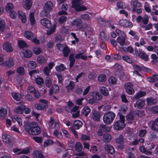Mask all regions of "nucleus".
<instances>
[{
  "label": "nucleus",
  "mask_w": 158,
  "mask_h": 158,
  "mask_svg": "<svg viewBox=\"0 0 158 158\" xmlns=\"http://www.w3.org/2000/svg\"><path fill=\"white\" fill-rule=\"evenodd\" d=\"M83 146L80 142H77L75 146V149L77 151L80 152L82 150Z\"/></svg>",
  "instance_id": "nucleus-39"
},
{
  "label": "nucleus",
  "mask_w": 158,
  "mask_h": 158,
  "mask_svg": "<svg viewBox=\"0 0 158 158\" xmlns=\"http://www.w3.org/2000/svg\"><path fill=\"white\" fill-rule=\"evenodd\" d=\"M2 141L6 143H9L10 142L11 139V137L10 135L6 134H4L2 135Z\"/></svg>",
  "instance_id": "nucleus-24"
},
{
  "label": "nucleus",
  "mask_w": 158,
  "mask_h": 158,
  "mask_svg": "<svg viewBox=\"0 0 158 158\" xmlns=\"http://www.w3.org/2000/svg\"><path fill=\"white\" fill-rule=\"evenodd\" d=\"M151 129L154 131H158V124L155 121H151L150 122Z\"/></svg>",
  "instance_id": "nucleus-26"
},
{
  "label": "nucleus",
  "mask_w": 158,
  "mask_h": 158,
  "mask_svg": "<svg viewBox=\"0 0 158 158\" xmlns=\"http://www.w3.org/2000/svg\"><path fill=\"white\" fill-rule=\"evenodd\" d=\"M70 52V51L67 47L65 46L64 48L63 49V53L64 57H67Z\"/></svg>",
  "instance_id": "nucleus-49"
},
{
  "label": "nucleus",
  "mask_w": 158,
  "mask_h": 158,
  "mask_svg": "<svg viewBox=\"0 0 158 158\" xmlns=\"http://www.w3.org/2000/svg\"><path fill=\"white\" fill-rule=\"evenodd\" d=\"M32 3L31 0H23V7L27 10H30Z\"/></svg>",
  "instance_id": "nucleus-17"
},
{
  "label": "nucleus",
  "mask_w": 158,
  "mask_h": 158,
  "mask_svg": "<svg viewBox=\"0 0 158 158\" xmlns=\"http://www.w3.org/2000/svg\"><path fill=\"white\" fill-rule=\"evenodd\" d=\"M82 21L81 19L77 18L73 20V25L76 27L78 29H81L82 27Z\"/></svg>",
  "instance_id": "nucleus-11"
},
{
  "label": "nucleus",
  "mask_w": 158,
  "mask_h": 158,
  "mask_svg": "<svg viewBox=\"0 0 158 158\" xmlns=\"http://www.w3.org/2000/svg\"><path fill=\"white\" fill-rule=\"evenodd\" d=\"M147 101L149 105H154L157 102L156 99L151 98H148L147 99Z\"/></svg>",
  "instance_id": "nucleus-41"
},
{
  "label": "nucleus",
  "mask_w": 158,
  "mask_h": 158,
  "mask_svg": "<svg viewBox=\"0 0 158 158\" xmlns=\"http://www.w3.org/2000/svg\"><path fill=\"white\" fill-rule=\"evenodd\" d=\"M99 129L104 132H109L110 130V128L106 125H100L99 126Z\"/></svg>",
  "instance_id": "nucleus-33"
},
{
  "label": "nucleus",
  "mask_w": 158,
  "mask_h": 158,
  "mask_svg": "<svg viewBox=\"0 0 158 158\" xmlns=\"http://www.w3.org/2000/svg\"><path fill=\"white\" fill-rule=\"evenodd\" d=\"M104 148L106 151L110 154H113L115 152V150L113 147L110 144L105 145Z\"/></svg>",
  "instance_id": "nucleus-19"
},
{
  "label": "nucleus",
  "mask_w": 158,
  "mask_h": 158,
  "mask_svg": "<svg viewBox=\"0 0 158 158\" xmlns=\"http://www.w3.org/2000/svg\"><path fill=\"white\" fill-rule=\"evenodd\" d=\"M35 154L36 158H45L43 155L39 151L35 152Z\"/></svg>",
  "instance_id": "nucleus-60"
},
{
  "label": "nucleus",
  "mask_w": 158,
  "mask_h": 158,
  "mask_svg": "<svg viewBox=\"0 0 158 158\" xmlns=\"http://www.w3.org/2000/svg\"><path fill=\"white\" fill-rule=\"evenodd\" d=\"M134 55L136 56L139 57L145 61H148L149 60L148 56L145 53L143 52L142 51L139 50V51L135 50Z\"/></svg>",
  "instance_id": "nucleus-8"
},
{
  "label": "nucleus",
  "mask_w": 158,
  "mask_h": 158,
  "mask_svg": "<svg viewBox=\"0 0 158 158\" xmlns=\"http://www.w3.org/2000/svg\"><path fill=\"white\" fill-rule=\"evenodd\" d=\"M59 125L58 123H55L54 128L56 129L53 132V134L57 138L60 139L62 138V135L61 133L58 132L57 131L59 129Z\"/></svg>",
  "instance_id": "nucleus-16"
},
{
  "label": "nucleus",
  "mask_w": 158,
  "mask_h": 158,
  "mask_svg": "<svg viewBox=\"0 0 158 158\" xmlns=\"http://www.w3.org/2000/svg\"><path fill=\"white\" fill-rule=\"evenodd\" d=\"M119 24L120 25L127 27H130L133 26L132 23L127 19L120 20Z\"/></svg>",
  "instance_id": "nucleus-15"
},
{
  "label": "nucleus",
  "mask_w": 158,
  "mask_h": 158,
  "mask_svg": "<svg viewBox=\"0 0 158 158\" xmlns=\"http://www.w3.org/2000/svg\"><path fill=\"white\" fill-rule=\"evenodd\" d=\"M146 94L145 92L140 91L135 95L134 96L133 98L136 100H138L139 98L145 96Z\"/></svg>",
  "instance_id": "nucleus-25"
},
{
  "label": "nucleus",
  "mask_w": 158,
  "mask_h": 158,
  "mask_svg": "<svg viewBox=\"0 0 158 158\" xmlns=\"http://www.w3.org/2000/svg\"><path fill=\"white\" fill-rule=\"evenodd\" d=\"M101 114L99 112L94 110L92 111L91 114V118L94 120L99 121Z\"/></svg>",
  "instance_id": "nucleus-10"
},
{
  "label": "nucleus",
  "mask_w": 158,
  "mask_h": 158,
  "mask_svg": "<svg viewBox=\"0 0 158 158\" xmlns=\"http://www.w3.org/2000/svg\"><path fill=\"white\" fill-rule=\"evenodd\" d=\"M39 102L40 103H36L34 105L35 109L38 110H42L48 107V102L47 101L43 99H40Z\"/></svg>",
  "instance_id": "nucleus-7"
},
{
  "label": "nucleus",
  "mask_w": 158,
  "mask_h": 158,
  "mask_svg": "<svg viewBox=\"0 0 158 158\" xmlns=\"http://www.w3.org/2000/svg\"><path fill=\"white\" fill-rule=\"evenodd\" d=\"M32 55V53L31 51L29 50H26L24 53V55L25 57L27 58H30L31 57Z\"/></svg>",
  "instance_id": "nucleus-57"
},
{
  "label": "nucleus",
  "mask_w": 158,
  "mask_h": 158,
  "mask_svg": "<svg viewBox=\"0 0 158 158\" xmlns=\"http://www.w3.org/2000/svg\"><path fill=\"white\" fill-rule=\"evenodd\" d=\"M3 49L5 50L7 52H11L13 51V48L11 44L7 41H6L3 45Z\"/></svg>",
  "instance_id": "nucleus-14"
},
{
  "label": "nucleus",
  "mask_w": 158,
  "mask_h": 158,
  "mask_svg": "<svg viewBox=\"0 0 158 158\" xmlns=\"http://www.w3.org/2000/svg\"><path fill=\"white\" fill-rule=\"evenodd\" d=\"M115 116V114L114 112L109 111L104 115L103 117V121L106 124H110L113 121Z\"/></svg>",
  "instance_id": "nucleus-6"
},
{
  "label": "nucleus",
  "mask_w": 158,
  "mask_h": 158,
  "mask_svg": "<svg viewBox=\"0 0 158 158\" xmlns=\"http://www.w3.org/2000/svg\"><path fill=\"white\" fill-rule=\"evenodd\" d=\"M24 36L27 39L31 40L34 37V34L31 31H26L24 33Z\"/></svg>",
  "instance_id": "nucleus-23"
},
{
  "label": "nucleus",
  "mask_w": 158,
  "mask_h": 158,
  "mask_svg": "<svg viewBox=\"0 0 158 158\" xmlns=\"http://www.w3.org/2000/svg\"><path fill=\"white\" fill-rule=\"evenodd\" d=\"M53 7V3L51 1H48L44 4V10L40 13L42 17L48 16L49 13L52 10Z\"/></svg>",
  "instance_id": "nucleus-2"
},
{
  "label": "nucleus",
  "mask_w": 158,
  "mask_h": 158,
  "mask_svg": "<svg viewBox=\"0 0 158 158\" xmlns=\"http://www.w3.org/2000/svg\"><path fill=\"white\" fill-rule=\"evenodd\" d=\"M145 100L142 99L137 100L135 103L134 104V106L137 107L139 109H141L144 107L145 105Z\"/></svg>",
  "instance_id": "nucleus-13"
},
{
  "label": "nucleus",
  "mask_w": 158,
  "mask_h": 158,
  "mask_svg": "<svg viewBox=\"0 0 158 158\" xmlns=\"http://www.w3.org/2000/svg\"><path fill=\"white\" fill-rule=\"evenodd\" d=\"M7 113V110L2 107L0 108V116L2 117H5Z\"/></svg>",
  "instance_id": "nucleus-46"
},
{
  "label": "nucleus",
  "mask_w": 158,
  "mask_h": 158,
  "mask_svg": "<svg viewBox=\"0 0 158 158\" xmlns=\"http://www.w3.org/2000/svg\"><path fill=\"white\" fill-rule=\"evenodd\" d=\"M11 94L13 98L16 101H19L21 100L22 98L21 94L16 93H12Z\"/></svg>",
  "instance_id": "nucleus-30"
},
{
  "label": "nucleus",
  "mask_w": 158,
  "mask_h": 158,
  "mask_svg": "<svg viewBox=\"0 0 158 158\" xmlns=\"http://www.w3.org/2000/svg\"><path fill=\"white\" fill-rule=\"evenodd\" d=\"M65 68L63 64H61L60 65L56 66V70L59 72H61L63 71Z\"/></svg>",
  "instance_id": "nucleus-51"
},
{
  "label": "nucleus",
  "mask_w": 158,
  "mask_h": 158,
  "mask_svg": "<svg viewBox=\"0 0 158 158\" xmlns=\"http://www.w3.org/2000/svg\"><path fill=\"white\" fill-rule=\"evenodd\" d=\"M37 61L39 64H42L45 63L46 60L44 56L40 55L37 58Z\"/></svg>",
  "instance_id": "nucleus-38"
},
{
  "label": "nucleus",
  "mask_w": 158,
  "mask_h": 158,
  "mask_svg": "<svg viewBox=\"0 0 158 158\" xmlns=\"http://www.w3.org/2000/svg\"><path fill=\"white\" fill-rule=\"evenodd\" d=\"M103 137L105 142H109L110 141L111 139V135L108 133L104 134Z\"/></svg>",
  "instance_id": "nucleus-37"
},
{
  "label": "nucleus",
  "mask_w": 158,
  "mask_h": 158,
  "mask_svg": "<svg viewBox=\"0 0 158 158\" xmlns=\"http://www.w3.org/2000/svg\"><path fill=\"white\" fill-rule=\"evenodd\" d=\"M133 85L131 82L127 83L124 85V87L127 93L129 94H133L135 93L133 88Z\"/></svg>",
  "instance_id": "nucleus-9"
},
{
  "label": "nucleus",
  "mask_w": 158,
  "mask_h": 158,
  "mask_svg": "<svg viewBox=\"0 0 158 158\" xmlns=\"http://www.w3.org/2000/svg\"><path fill=\"white\" fill-rule=\"evenodd\" d=\"M82 4L81 0H73L72 1V7L77 11L87 10L86 7L84 6L81 5Z\"/></svg>",
  "instance_id": "nucleus-3"
},
{
  "label": "nucleus",
  "mask_w": 158,
  "mask_h": 158,
  "mask_svg": "<svg viewBox=\"0 0 158 158\" xmlns=\"http://www.w3.org/2000/svg\"><path fill=\"white\" fill-rule=\"evenodd\" d=\"M100 36L101 39L104 41L107 40L109 39L108 36L106 34L104 31H102L100 33Z\"/></svg>",
  "instance_id": "nucleus-44"
},
{
  "label": "nucleus",
  "mask_w": 158,
  "mask_h": 158,
  "mask_svg": "<svg viewBox=\"0 0 158 158\" xmlns=\"http://www.w3.org/2000/svg\"><path fill=\"white\" fill-rule=\"evenodd\" d=\"M6 27V23L4 20L0 19V31L2 32L4 31Z\"/></svg>",
  "instance_id": "nucleus-45"
},
{
  "label": "nucleus",
  "mask_w": 158,
  "mask_h": 158,
  "mask_svg": "<svg viewBox=\"0 0 158 158\" xmlns=\"http://www.w3.org/2000/svg\"><path fill=\"white\" fill-rule=\"evenodd\" d=\"M69 60L70 61V68H71L73 66L75 61L73 54H72L70 55L69 56Z\"/></svg>",
  "instance_id": "nucleus-36"
},
{
  "label": "nucleus",
  "mask_w": 158,
  "mask_h": 158,
  "mask_svg": "<svg viewBox=\"0 0 158 158\" xmlns=\"http://www.w3.org/2000/svg\"><path fill=\"white\" fill-rule=\"evenodd\" d=\"M139 149L141 152L144 153L146 155H151L152 154V152L147 150L143 145L140 146L139 148Z\"/></svg>",
  "instance_id": "nucleus-28"
},
{
  "label": "nucleus",
  "mask_w": 158,
  "mask_h": 158,
  "mask_svg": "<svg viewBox=\"0 0 158 158\" xmlns=\"http://www.w3.org/2000/svg\"><path fill=\"white\" fill-rule=\"evenodd\" d=\"M17 72L21 75H23L24 74V68L22 66L19 67L18 69Z\"/></svg>",
  "instance_id": "nucleus-58"
},
{
  "label": "nucleus",
  "mask_w": 158,
  "mask_h": 158,
  "mask_svg": "<svg viewBox=\"0 0 158 158\" xmlns=\"http://www.w3.org/2000/svg\"><path fill=\"white\" fill-rule=\"evenodd\" d=\"M59 91V86L56 84L53 85L52 88H50L49 94L50 95H52L53 93L57 94Z\"/></svg>",
  "instance_id": "nucleus-18"
},
{
  "label": "nucleus",
  "mask_w": 158,
  "mask_h": 158,
  "mask_svg": "<svg viewBox=\"0 0 158 158\" xmlns=\"http://www.w3.org/2000/svg\"><path fill=\"white\" fill-rule=\"evenodd\" d=\"M68 92H69L70 91L74 89L75 88V84L74 82L70 81L68 85L65 86Z\"/></svg>",
  "instance_id": "nucleus-29"
},
{
  "label": "nucleus",
  "mask_w": 158,
  "mask_h": 158,
  "mask_svg": "<svg viewBox=\"0 0 158 158\" xmlns=\"http://www.w3.org/2000/svg\"><path fill=\"white\" fill-rule=\"evenodd\" d=\"M116 142L119 144H122L124 143V138L122 135H120L115 139Z\"/></svg>",
  "instance_id": "nucleus-32"
},
{
  "label": "nucleus",
  "mask_w": 158,
  "mask_h": 158,
  "mask_svg": "<svg viewBox=\"0 0 158 158\" xmlns=\"http://www.w3.org/2000/svg\"><path fill=\"white\" fill-rule=\"evenodd\" d=\"M123 50L126 52H129L130 53H133L134 52V50L130 46L126 47H123L122 48Z\"/></svg>",
  "instance_id": "nucleus-52"
},
{
  "label": "nucleus",
  "mask_w": 158,
  "mask_h": 158,
  "mask_svg": "<svg viewBox=\"0 0 158 158\" xmlns=\"http://www.w3.org/2000/svg\"><path fill=\"white\" fill-rule=\"evenodd\" d=\"M18 45L20 48L27 47V46L25 42L22 40H20L18 41Z\"/></svg>",
  "instance_id": "nucleus-47"
},
{
  "label": "nucleus",
  "mask_w": 158,
  "mask_h": 158,
  "mask_svg": "<svg viewBox=\"0 0 158 158\" xmlns=\"http://www.w3.org/2000/svg\"><path fill=\"white\" fill-rule=\"evenodd\" d=\"M109 82L110 84H115L116 83L117 80L114 77H111L109 79Z\"/></svg>",
  "instance_id": "nucleus-61"
},
{
  "label": "nucleus",
  "mask_w": 158,
  "mask_h": 158,
  "mask_svg": "<svg viewBox=\"0 0 158 158\" xmlns=\"http://www.w3.org/2000/svg\"><path fill=\"white\" fill-rule=\"evenodd\" d=\"M14 8V6L13 4L10 3H8L7 4L6 8L5 9L6 12L8 13L11 11L13 10Z\"/></svg>",
  "instance_id": "nucleus-42"
},
{
  "label": "nucleus",
  "mask_w": 158,
  "mask_h": 158,
  "mask_svg": "<svg viewBox=\"0 0 158 158\" xmlns=\"http://www.w3.org/2000/svg\"><path fill=\"white\" fill-rule=\"evenodd\" d=\"M97 20L98 23L101 24L102 27H104L106 25V22L105 20L102 18H98Z\"/></svg>",
  "instance_id": "nucleus-55"
},
{
  "label": "nucleus",
  "mask_w": 158,
  "mask_h": 158,
  "mask_svg": "<svg viewBox=\"0 0 158 158\" xmlns=\"http://www.w3.org/2000/svg\"><path fill=\"white\" fill-rule=\"evenodd\" d=\"M147 132V131L145 129H142L140 130L139 132V136L140 137H143Z\"/></svg>",
  "instance_id": "nucleus-64"
},
{
  "label": "nucleus",
  "mask_w": 158,
  "mask_h": 158,
  "mask_svg": "<svg viewBox=\"0 0 158 158\" xmlns=\"http://www.w3.org/2000/svg\"><path fill=\"white\" fill-rule=\"evenodd\" d=\"M83 53H79L77 54L74 57V58L78 60L81 59L83 60H86L87 59V57L86 56L83 55Z\"/></svg>",
  "instance_id": "nucleus-35"
},
{
  "label": "nucleus",
  "mask_w": 158,
  "mask_h": 158,
  "mask_svg": "<svg viewBox=\"0 0 158 158\" xmlns=\"http://www.w3.org/2000/svg\"><path fill=\"white\" fill-rule=\"evenodd\" d=\"M82 122L80 120H77L75 121L73 123V127L76 129H78L82 125Z\"/></svg>",
  "instance_id": "nucleus-31"
},
{
  "label": "nucleus",
  "mask_w": 158,
  "mask_h": 158,
  "mask_svg": "<svg viewBox=\"0 0 158 158\" xmlns=\"http://www.w3.org/2000/svg\"><path fill=\"white\" fill-rule=\"evenodd\" d=\"M98 81L100 82H104L106 79V75L103 74L100 75L98 77Z\"/></svg>",
  "instance_id": "nucleus-48"
},
{
  "label": "nucleus",
  "mask_w": 158,
  "mask_h": 158,
  "mask_svg": "<svg viewBox=\"0 0 158 158\" xmlns=\"http://www.w3.org/2000/svg\"><path fill=\"white\" fill-rule=\"evenodd\" d=\"M35 81L36 83L40 86L43 84L44 83L43 79L40 77L36 78L35 79Z\"/></svg>",
  "instance_id": "nucleus-53"
},
{
  "label": "nucleus",
  "mask_w": 158,
  "mask_h": 158,
  "mask_svg": "<svg viewBox=\"0 0 158 158\" xmlns=\"http://www.w3.org/2000/svg\"><path fill=\"white\" fill-rule=\"evenodd\" d=\"M25 109V106L23 105L18 106L14 110V111L17 114H21L23 113V110Z\"/></svg>",
  "instance_id": "nucleus-27"
},
{
  "label": "nucleus",
  "mask_w": 158,
  "mask_h": 158,
  "mask_svg": "<svg viewBox=\"0 0 158 158\" xmlns=\"http://www.w3.org/2000/svg\"><path fill=\"white\" fill-rule=\"evenodd\" d=\"M119 117L120 119L117 121L114 125L115 129L118 131L123 129L125 126L124 116L120 114Z\"/></svg>",
  "instance_id": "nucleus-4"
},
{
  "label": "nucleus",
  "mask_w": 158,
  "mask_h": 158,
  "mask_svg": "<svg viewBox=\"0 0 158 158\" xmlns=\"http://www.w3.org/2000/svg\"><path fill=\"white\" fill-rule=\"evenodd\" d=\"M18 17L21 19L23 23H25L26 21V16L24 13L21 11H18L17 12Z\"/></svg>",
  "instance_id": "nucleus-22"
},
{
  "label": "nucleus",
  "mask_w": 158,
  "mask_h": 158,
  "mask_svg": "<svg viewBox=\"0 0 158 158\" xmlns=\"http://www.w3.org/2000/svg\"><path fill=\"white\" fill-rule=\"evenodd\" d=\"M14 64V60L12 58H9L8 60L6 61L4 64V66L10 67Z\"/></svg>",
  "instance_id": "nucleus-34"
},
{
  "label": "nucleus",
  "mask_w": 158,
  "mask_h": 158,
  "mask_svg": "<svg viewBox=\"0 0 158 158\" xmlns=\"http://www.w3.org/2000/svg\"><path fill=\"white\" fill-rule=\"evenodd\" d=\"M39 70L35 69L30 71L29 73V74L30 75L31 77H32V76H34L36 74H39Z\"/></svg>",
  "instance_id": "nucleus-59"
},
{
  "label": "nucleus",
  "mask_w": 158,
  "mask_h": 158,
  "mask_svg": "<svg viewBox=\"0 0 158 158\" xmlns=\"http://www.w3.org/2000/svg\"><path fill=\"white\" fill-rule=\"evenodd\" d=\"M52 84V81L51 79L49 77H47L45 81V85L46 86L49 88Z\"/></svg>",
  "instance_id": "nucleus-54"
},
{
  "label": "nucleus",
  "mask_w": 158,
  "mask_h": 158,
  "mask_svg": "<svg viewBox=\"0 0 158 158\" xmlns=\"http://www.w3.org/2000/svg\"><path fill=\"white\" fill-rule=\"evenodd\" d=\"M56 28V25H54L53 27L51 29L47 31V34L48 35H49L53 33L55 31Z\"/></svg>",
  "instance_id": "nucleus-56"
},
{
  "label": "nucleus",
  "mask_w": 158,
  "mask_h": 158,
  "mask_svg": "<svg viewBox=\"0 0 158 158\" xmlns=\"http://www.w3.org/2000/svg\"><path fill=\"white\" fill-rule=\"evenodd\" d=\"M41 24L47 28H50L52 27L51 21L46 18H44L40 20Z\"/></svg>",
  "instance_id": "nucleus-12"
},
{
  "label": "nucleus",
  "mask_w": 158,
  "mask_h": 158,
  "mask_svg": "<svg viewBox=\"0 0 158 158\" xmlns=\"http://www.w3.org/2000/svg\"><path fill=\"white\" fill-rule=\"evenodd\" d=\"M29 20L31 23V24L33 25L35 23V20L34 16V14L31 13L30 14Z\"/></svg>",
  "instance_id": "nucleus-50"
},
{
  "label": "nucleus",
  "mask_w": 158,
  "mask_h": 158,
  "mask_svg": "<svg viewBox=\"0 0 158 158\" xmlns=\"http://www.w3.org/2000/svg\"><path fill=\"white\" fill-rule=\"evenodd\" d=\"M56 75L58 79V82L59 83H61L62 82L63 79L62 75L60 73H56Z\"/></svg>",
  "instance_id": "nucleus-62"
},
{
  "label": "nucleus",
  "mask_w": 158,
  "mask_h": 158,
  "mask_svg": "<svg viewBox=\"0 0 158 158\" xmlns=\"http://www.w3.org/2000/svg\"><path fill=\"white\" fill-rule=\"evenodd\" d=\"M28 67L31 69H34L36 67V63L34 61H30L28 63Z\"/></svg>",
  "instance_id": "nucleus-40"
},
{
  "label": "nucleus",
  "mask_w": 158,
  "mask_h": 158,
  "mask_svg": "<svg viewBox=\"0 0 158 158\" xmlns=\"http://www.w3.org/2000/svg\"><path fill=\"white\" fill-rule=\"evenodd\" d=\"M116 32L118 35L117 40V42L119 43L121 45L123 46L125 43L126 39V35L125 33L118 29L116 30Z\"/></svg>",
  "instance_id": "nucleus-5"
},
{
  "label": "nucleus",
  "mask_w": 158,
  "mask_h": 158,
  "mask_svg": "<svg viewBox=\"0 0 158 158\" xmlns=\"http://www.w3.org/2000/svg\"><path fill=\"white\" fill-rule=\"evenodd\" d=\"M25 129L26 132L32 135H38L41 132L40 128L35 122H30L27 124Z\"/></svg>",
  "instance_id": "nucleus-1"
},
{
  "label": "nucleus",
  "mask_w": 158,
  "mask_h": 158,
  "mask_svg": "<svg viewBox=\"0 0 158 158\" xmlns=\"http://www.w3.org/2000/svg\"><path fill=\"white\" fill-rule=\"evenodd\" d=\"M131 4L133 6L132 10L134 12L136 11L137 9V7H140L141 6V4L137 1H132Z\"/></svg>",
  "instance_id": "nucleus-21"
},
{
  "label": "nucleus",
  "mask_w": 158,
  "mask_h": 158,
  "mask_svg": "<svg viewBox=\"0 0 158 158\" xmlns=\"http://www.w3.org/2000/svg\"><path fill=\"white\" fill-rule=\"evenodd\" d=\"M91 96L95 100H99L102 98V95L96 92H93Z\"/></svg>",
  "instance_id": "nucleus-20"
},
{
  "label": "nucleus",
  "mask_w": 158,
  "mask_h": 158,
  "mask_svg": "<svg viewBox=\"0 0 158 158\" xmlns=\"http://www.w3.org/2000/svg\"><path fill=\"white\" fill-rule=\"evenodd\" d=\"M84 111L85 112V116H87L90 113L91 110L90 108L87 106H85L83 108Z\"/></svg>",
  "instance_id": "nucleus-63"
},
{
  "label": "nucleus",
  "mask_w": 158,
  "mask_h": 158,
  "mask_svg": "<svg viewBox=\"0 0 158 158\" xmlns=\"http://www.w3.org/2000/svg\"><path fill=\"white\" fill-rule=\"evenodd\" d=\"M101 93L105 96H107L109 94V93L106 88L105 87H102L100 89Z\"/></svg>",
  "instance_id": "nucleus-43"
}]
</instances>
